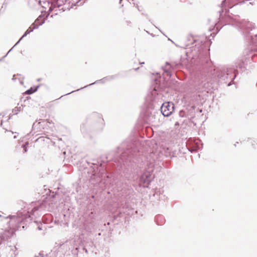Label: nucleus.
I'll list each match as a JSON object with an SVG mask.
<instances>
[{
  "label": "nucleus",
  "mask_w": 257,
  "mask_h": 257,
  "mask_svg": "<svg viewBox=\"0 0 257 257\" xmlns=\"http://www.w3.org/2000/svg\"><path fill=\"white\" fill-rule=\"evenodd\" d=\"M54 11V12H56L57 10H55L54 8V9H52L51 7L49 9V12L50 13H49V15H50V12H52L53 11Z\"/></svg>",
  "instance_id": "39448f33"
},
{
  "label": "nucleus",
  "mask_w": 257,
  "mask_h": 257,
  "mask_svg": "<svg viewBox=\"0 0 257 257\" xmlns=\"http://www.w3.org/2000/svg\"><path fill=\"white\" fill-rule=\"evenodd\" d=\"M37 87H35V88L31 87L30 89L27 90L26 91L25 93L27 94H31L32 93H33L34 92H36L37 91Z\"/></svg>",
  "instance_id": "f03ea898"
},
{
  "label": "nucleus",
  "mask_w": 257,
  "mask_h": 257,
  "mask_svg": "<svg viewBox=\"0 0 257 257\" xmlns=\"http://www.w3.org/2000/svg\"><path fill=\"white\" fill-rule=\"evenodd\" d=\"M162 114L165 116L170 115L174 110L173 104L169 102L164 103L161 108Z\"/></svg>",
  "instance_id": "f257e3e1"
},
{
  "label": "nucleus",
  "mask_w": 257,
  "mask_h": 257,
  "mask_svg": "<svg viewBox=\"0 0 257 257\" xmlns=\"http://www.w3.org/2000/svg\"><path fill=\"white\" fill-rule=\"evenodd\" d=\"M33 31V29L31 28V27H30L25 32L24 35H26L28 34H29L30 32H31Z\"/></svg>",
  "instance_id": "7ed1b4c3"
},
{
  "label": "nucleus",
  "mask_w": 257,
  "mask_h": 257,
  "mask_svg": "<svg viewBox=\"0 0 257 257\" xmlns=\"http://www.w3.org/2000/svg\"><path fill=\"white\" fill-rule=\"evenodd\" d=\"M42 122L43 123H48L49 122L47 120H45V121H43Z\"/></svg>",
  "instance_id": "423d86ee"
},
{
  "label": "nucleus",
  "mask_w": 257,
  "mask_h": 257,
  "mask_svg": "<svg viewBox=\"0 0 257 257\" xmlns=\"http://www.w3.org/2000/svg\"><path fill=\"white\" fill-rule=\"evenodd\" d=\"M39 19H37V20H36L35 21V25H41V24H42L44 23V22H42V23H40V24H39Z\"/></svg>",
  "instance_id": "20e7f679"
}]
</instances>
